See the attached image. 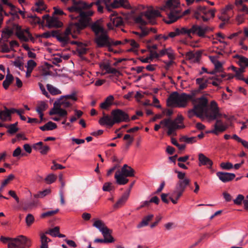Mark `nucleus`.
<instances>
[{
  "instance_id": "1",
  "label": "nucleus",
  "mask_w": 248,
  "mask_h": 248,
  "mask_svg": "<svg viewBox=\"0 0 248 248\" xmlns=\"http://www.w3.org/2000/svg\"><path fill=\"white\" fill-rule=\"evenodd\" d=\"M179 181L176 185L175 189L171 193L169 199L173 204H176L179 199L182 196L186 187L190 184V179L186 177V173L175 170Z\"/></svg>"
},
{
  "instance_id": "2",
  "label": "nucleus",
  "mask_w": 248,
  "mask_h": 248,
  "mask_svg": "<svg viewBox=\"0 0 248 248\" xmlns=\"http://www.w3.org/2000/svg\"><path fill=\"white\" fill-rule=\"evenodd\" d=\"M93 12L91 10L81 12L79 14L78 22H71L69 24L74 33H79L80 31L89 26L91 22V17Z\"/></svg>"
},
{
  "instance_id": "3",
  "label": "nucleus",
  "mask_w": 248,
  "mask_h": 248,
  "mask_svg": "<svg viewBox=\"0 0 248 248\" xmlns=\"http://www.w3.org/2000/svg\"><path fill=\"white\" fill-rule=\"evenodd\" d=\"M184 117L182 115H178L173 120L170 118L165 119L160 122V124L168 128L167 134L172 135L176 130L185 127L183 124Z\"/></svg>"
},
{
  "instance_id": "4",
  "label": "nucleus",
  "mask_w": 248,
  "mask_h": 248,
  "mask_svg": "<svg viewBox=\"0 0 248 248\" xmlns=\"http://www.w3.org/2000/svg\"><path fill=\"white\" fill-rule=\"evenodd\" d=\"M189 101L186 93L179 94L175 92L170 94L167 100V105L168 107H176L179 108H185L187 106Z\"/></svg>"
},
{
  "instance_id": "5",
  "label": "nucleus",
  "mask_w": 248,
  "mask_h": 248,
  "mask_svg": "<svg viewBox=\"0 0 248 248\" xmlns=\"http://www.w3.org/2000/svg\"><path fill=\"white\" fill-rule=\"evenodd\" d=\"M216 11L215 9L208 10L207 7L200 5L194 11L193 17L197 20L202 19L203 22H207L209 20V18L207 16V15L210 14L211 17L214 18L215 16Z\"/></svg>"
},
{
  "instance_id": "6",
  "label": "nucleus",
  "mask_w": 248,
  "mask_h": 248,
  "mask_svg": "<svg viewBox=\"0 0 248 248\" xmlns=\"http://www.w3.org/2000/svg\"><path fill=\"white\" fill-rule=\"evenodd\" d=\"M31 245V241L27 237L20 235L16 238L9 244V248H29Z\"/></svg>"
},
{
  "instance_id": "7",
  "label": "nucleus",
  "mask_w": 248,
  "mask_h": 248,
  "mask_svg": "<svg viewBox=\"0 0 248 248\" xmlns=\"http://www.w3.org/2000/svg\"><path fill=\"white\" fill-rule=\"evenodd\" d=\"M208 99L204 96L197 98L196 101L194 102L193 107L198 111L197 117L202 119L203 118L204 113L208 108Z\"/></svg>"
},
{
  "instance_id": "8",
  "label": "nucleus",
  "mask_w": 248,
  "mask_h": 248,
  "mask_svg": "<svg viewBox=\"0 0 248 248\" xmlns=\"http://www.w3.org/2000/svg\"><path fill=\"white\" fill-rule=\"evenodd\" d=\"M204 117H205L209 121L215 120L221 117V114L219 112L217 104L215 101H212L211 102L210 108H208L206 110L204 113Z\"/></svg>"
},
{
  "instance_id": "9",
  "label": "nucleus",
  "mask_w": 248,
  "mask_h": 248,
  "mask_svg": "<svg viewBox=\"0 0 248 248\" xmlns=\"http://www.w3.org/2000/svg\"><path fill=\"white\" fill-rule=\"evenodd\" d=\"M72 32H73V31L69 24L63 36H62V34L60 33L59 31H52L50 33L51 36L56 37L57 39L62 43V46H65L69 42V35L72 33Z\"/></svg>"
},
{
  "instance_id": "10",
  "label": "nucleus",
  "mask_w": 248,
  "mask_h": 248,
  "mask_svg": "<svg viewBox=\"0 0 248 248\" xmlns=\"http://www.w3.org/2000/svg\"><path fill=\"white\" fill-rule=\"evenodd\" d=\"M111 115L113 119L114 124L122 122H128L130 121L128 113L120 109L112 110L111 112Z\"/></svg>"
},
{
  "instance_id": "11",
  "label": "nucleus",
  "mask_w": 248,
  "mask_h": 248,
  "mask_svg": "<svg viewBox=\"0 0 248 248\" xmlns=\"http://www.w3.org/2000/svg\"><path fill=\"white\" fill-rule=\"evenodd\" d=\"M110 38L107 32H103L100 35L95 36L94 42L98 47H104L106 46H109Z\"/></svg>"
},
{
  "instance_id": "12",
  "label": "nucleus",
  "mask_w": 248,
  "mask_h": 248,
  "mask_svg": "<svg viewBox=\"0 0 248 248\" xmlns=\"http://www.w3.org/2000/svg\"><path fill=\"white\" fill-rule=\"evenodd\" d=\"M13 30H15V34L21 41L28 42L29 41V38L27 36L29 32L28 28L23 29L20 26L14 24Z\"/></svg>"
},
{
  "instance_id": "13",
  "label": "nucleus",
  "mask_w": 248,
  "mask_h": 248,
  "mask_svg": "<svg viewBox=\"0 0 248 248\" xmlns=\"http://www.w3.org/2000/svg\"><path fill=\"white\" fill-rule=\"evenodd\" d=\"M73 5L68 8V10L70 12H77L80 13L84 12L83 10L87 9V3L81 0L77 1L76 0H72Z\"/></svg>"
},
{
  "instance_id": "14",
  "label": "nucleus",
  "mask_w": 248,
  "mask_h": 248,
  "mask_svg": "<svg viewBox=\"0 0 248 248\" xmlns=\"http://www.w3.org/2000/svg\"><path fill=\"white\" fill-rule=\"evenodd\" d=\"M93 226L99 230L103 236H108V234H111L112 232V231L109 229L101 220L95 221L93 224Z\"/></svg>"
},
{
  "instance_id": "15",
  "label": "nucleus",
  "mask_w": 248,
  "mask_h": 248,
  "mask_svg": "<svg viewBox=\"0 0 248 248\" xmlns=\"http://www.w3.org/2000/svg\"><path fill=\"white\" fill-rule=\"evenodd\" d=\"M181 11L180 10H171L170 11L169 14H168V19L164 20V22L168 24H170L176 21L178 19L182 17V16H180Z\"/></svg>"
},
{
  "instance_id": "16",
  "label": "nucleus",
  "mask_w": 248,
  "mask_h": 248,
  "mask_svg": "<svg viewBox=\"0 0 248 248\" xmlns=\"http://www.w3.org/2000/svg\"><path fill=\"white\" fill-rule=\"evenodd\" d=\"M180 4V0H167L165 5L161 8V10L163 11H166L167 9L170 11L176 10L175 9L178 7Z\"/></svg>"
},
{
  "instance_id": "17",
  "label": "nucleus",
  "mask_w": 248,
  "mask_h": 248,
  "mask_svg": "<svg viewBox=\"0 0 248 248\" xmlns=\"http://www.w3.org/2000/svg\"><path fill=\"white\" fill-rule=\"evenodd\" d=\"M217 175L219 180L223 183H226L233 180L235 177L234 173L218 171Z\"/></svg>"
},
{
  "instance_id": "18",
  "label": "nucleus",
  "mask_w": 248,
  "mask_h": 248,
  "mask_svg": "<svg viewBox=\"0 0 248 248\" xmlns=\"http://www.w3.org/2000/svg\"><path fill=\"white\" fill-rule=\"evenodd\" d=\"M199 166H206L211 168L213 165V161L204 154L200 153L198 155Z\"/></svg>"
},
{
  "instance_id": "19",
  "label": "nucleus",
  "mask_w": 248,
  "mask_h": 248,
  "mask_svg": "<svg viewBox=\"0 0 248 248\" xmlns=\"http://www.w3.org/2000/svg\"><path fill=\"white\" fill-rule=\"evenodd\" d=\"M103 116L98 121L99 124L101 125H108L109 127H112L114 124L112 116L110 117L108 115H106L105 112H103Z\"/></svg>"
},
{
  "instance_id": "20",
  "label": "nucleus",
  "mask_w": 248,
  "mask_h": 248,
  "mask_svg": "<svg viewBox=\"0 0 248 248\" xmlns=\"http://www.w3.org/2000/svg\"><path fill=\"white\" fill-rule=\"evenodd\" d=\"M195 25L196 27V34L200 37H204L205 33L207 32L213 31V28L208 26H199L197 24Z\"/></svg>"
},
{
  "instance_id": "21",
  "label": "nucleus",
  "mask_w": 248,
  "mask_h": 248,
  "mask_svg": "<svg viewBox=\"0 0 248 248\" xmlns=\"http://www.w3.org/2000/svg\"><path fill=\"white\" fill-rule=\"evenodd\" d=\"M179 35H187L188 37L191 38V34H196L195 25H193L190 29H187L186 27H183L181 29L178 28Z\"/></svg>"
},
{
  "instance_id": "22",
  "label": "nucleus",
  "mask_w": 248,
  "mask_h": 248,
  "mask_svg": "<svg viewBox=\"0 0 248 248\" xmlns=\"http://www.w3.org/2000/svg\"><path fill=\"white\" fill-rule=\"evenodd\" d=\"M201 57V53L200 51H197L193 53L192 51H189L186 53L187 59L190 60L192 62H198L200 61Z\"/></svg>"
},
{
  "instance_id": "23",
  "label": "nucleus",
  "mask_w": 248,
  "mask_h": 248,
  "mask_svg": "<svg viewBox=\"0 0 248 248\" xmlns=\"http://www.w3.org/2000/svg\"><path fill=\"white\" fill-rule=\"evenodd\" d=\"M48 19V21H47L46 26L48 28H60L62 27L63 25L62 23L59 21L56 17H50V19Z\"/></svg>"
},
{
  "instance_id": "24",
  "label": "nucleus",
  "mask_w": 248,
  "mask_h": 248,
  "mask_svg": "<svg viewBox=\"0 0 248 248\" xmlns=\"http://www.w3.org/2000/svg\"><path fill=\"white\" fill-rule=\"evenodd\" d=\"M120 173L126 177H133L135 174V170L130 166L124 164L122 167Z\"/></svg>"
},
{
  "instance_id": "25",
  "label": "nucleus",
  "mask_w": 248,
  "mask_h": 248,
  "mask_svg": "<svg viewBox=\"0 0 248 248\" xmlns=\"http://www.w3.org/2000/svg\"><path fill=\"white\" fill-rule=\"evenodd\" d=\"M126 177H127L120 173L119 170L115 173L114 176L117 184L120 185H125L128 182L129 180Z\"/></svg>"
},
{
  "instance_id": "26",
  "label": "nucleus",
  "mask_w": 248,
  "mask_h": 248,
  "mask_svg": "<svg viewBox=\"0 0 248 248\" xmlns=\"http://www.w3.org/2000/svg\"><path fill=\"white\" fill-rule=\"evenodd\" d=\"M129 196V192L124 193L117 202L113 205L115 209H118L124 205Z\"/></svg>"
},
{
  "instance_id": "27",
  "label": "nucleus",
  "mask_w": 248,
  "mask_h": 248,
  "mask_svg": "<svg viewBox=\"0 0 248 248\" xmlns=\"http://www.w3.org/2000/svg\"><path fill=\"white\" fill-rule=\"evenodd\" d=\"M117 14L114 13L110 16V19L111 22H113V25L115 27H119L123 24V18L120 16H117Z\"/></svg>"
},
{
  "instance_id": "28",
  "label": "nucleus",
  "mask_w": 248,
  "mask_h": 248,
  "mask_svg": "<svg viewBox=\"0 0 248 248\" xmlns=\"http://www.w3.org/2000/svg\"><path fill=\"white\" fill-rule=\"evenodd\" d=\"M228 128L225 125L214 124V129L210 130L209 133L218 135L219 134L225 131Z\"/></svg>"
},
{
  "instance_id": "29",
  "label": "nucleus",
  "mask_w": 248,
  "mask_h": 248,
  "mask_svg": "<svg viewBox=\"0 0 248 248\" xmlns=\"http://www.w3.org/2000/svg\"><path fill=\"white\" fill-rule=\"evenodd\" d=\"M196 83L199 85V91H201L207 88L208 79L205 78L204 77L202 78H197L196 79Z\"/></svg>"
},
{
  "instance_id": "30",
  "label": "nucleus",
  "mask_w": 248,
  "mask_h": 248,
  "mask_svg": "<svg viewBox=\"0 0 248 248\" xmlns=\"http://www.w3.org/2000/svg\"><path fill=\"white\" fill-rule=\"evenodd\" d=\"M153 217L154 215L152 214L148 215L144 217L141 221L137 225V227L139 229L147 226L149 224V222L152 220Z\"/></svg>"
},
{
  "instance_id": "31",
  "label": "nucleus",
  "mask_w": 248,
  "mask_h": 248,
  "mask_svg": "<svg viewBox=\"0 0 248 248\" xmlns=\"http://www.w3.org/2000/svg\"><path fill=\"white\" fill-rule=\"evenodd\" d=\"M91 29L94 32L95 36L106 32L104 29L97 23H94L91 25Z\"/></svg>"
},
{
  "instance_id": "32",
  "label": "nucleus",
  "mask_w": 248,
  "mask_h": 248,
  "mask_svg": "<svg viewBox=\"0 0 248 248\" xmlns=\"http://www.w3.org/2000/svg\"><path fill=\"white\" fill-rule=\"evenodd\" d=\"M7 74L6 76L5 79L3 82L2 85L3 88L5 89H7L10 85V84L13 82L14 80V77L11 74H10L9 69L7 70Z\"/></svg>"
},
{
  "instance_id": "33",
  "label": "nucleus",
  "mask_w": 248,
  "mask_h": 248,
  "mask_svg": "<svg viewBox=\"0 0 248 248\" xmlns=\"http://www.w3.org/2000/svg\"><path fill=\"white\" fill-rule=\"evenodd\" d=\"M114 98L113 95H110L108 96L105 101L100 104V108L102 109H107L112 104Z\"/></svg>"
},
{
  "instance_id": "34",
  "label": "nucleus",
  "mask_w": 248,
  "mask_h": 248,
  "mask_svg": "<svg viewBox=\"0 0 248 248\" xmlns=\"http://www.w3.org/2000/svg\"><path fill=\"white\" fill-rule=\"evenodd\" d=\"M144 16L149 20L156 17H160L161 16L159 11L156 10H152L146 12L144 13Z\"/></svg>"
},
{
  "instance_id": "35",
  "label": "nucleus",
  "mask_w": 248,
  "mask_h": 248,
  "mask_svg": "<svg viewBox=\"0 0 248 248\" xmlns=\"http://www.w3.org/2000/svg\"><path fill=\"white\" fill-rule=\"evenodd\" d=\"M57 124L51 121H49L45 125L40 126L39 128L41 130L44 131L46 130H53L56 128H57Z\"/></svg>"
},
{
  "instance_id": "36",
  "label": "nucleus",
  "mask_w": 248,
  "mask_h": 248,
  "mask_svg": "<svg viewBox=\"0 0 248 248\" xmlns=\"http://www.w3.org/2000/svg\"><path fill=\"white\" fill-rule=\"evenodd\" d=\"M17 122L13 124H6L5 127L8 129L7 133L13 135L15 134L18 130V128L17 127Z\"/></svg>"
},
{
  "instance_id": "37",
  "label": "nucleus",
  "mask_w": 248,
  "mask_h": 248,
  "mask_svg": "<svg viewBox=\"0 0 248 248\" xmlns=\"http://www.w3.org/2000/svg\"><path fill=\"white\" fill-rule=\"evenodd\" d=\"M56 103H58V105H59L60 107H62L63 108H66L72 106V104L62 96H61L60 98L56 101Z\"/></svg>"
},
{
  "instance_id": "38",
  "label": "nucleus",
  "mask_w": 248,
  "mask_h": 248,
  "mask_svg": "<svg viewBox=\"0 0 248 248\" xmlns=\"http://www.w3.org/2000/svg\"><path fill=\"white\" fill-rule=\"evenodd\" d=\"M37 202L35 201H33L30 202H24L21 205V208L24 211H27L29 209H31L33 207L37 205Z\"/></svg>"
},
{
  "instance_id": "39",
  "label": "nucleus",
  "mask_w": 248,
  "mask_h": 248,
  "mask_svg": "<svg viewBox=\"0 0 248 248\" xmlns=\"http://www.w3.org/2000/svg\"><path fill=\"white\" fill-rule=\"evenodd\" d=\"M104 239L96 238L94 240L95 243H112L114 241L113 237L111 234H108V236H104Z\"/></svg>"
},
{
  "instance_id": "40",
  "label": "nucleus",
  "mask_w": 248,
  "mask_h": 248,
  "mask_svg": "<svg viewBox=\"0 0 248 248\" xmlns=\"http://www.w3.org/2000/svg\"><path fill=\"white\" fill-rule=\"evenodd\" d=\"M0 119L2 121L11 120V117L9 116V113L6 109L0 110Z\"/></svg>"
},
{
  "instance_id": "41",
  "label": "nucleus",
  "mask_w": 248,
  "mask_h": 248,
  "mask_svg": "<svg viewBox=\"0 0 248 248\" xmlns=\"http://www.w3.org/2000/svg\"><path fill=\"white\" fill-rule=\"evenodd\" d=\"M51 193L50 189H46L42 191H39L37 194H34V198H43Z\"/></svg>"
},
{
  "instance_id": "42",
  "label": "nucleus",
  "mask_w": 248,
  "mask_h": 248,
  "mask_svg": "<svg viewBox=\"0 0 248 248\" xmlns=\"http://www.w3.org/2000/svg\"><path fill=\"white\" fill-rule=\"evenodd\" d=\"M181 141L185 142L187 143H193L197 142V137H187L186 136H183L180 138Z\"/></svg>"
},
{
  "instance_id": "43",
  "label": "nucleus",
  "mask_w": 248,
  "mask_h": 248,
  "mask_svg": "<svg viewBox=\"0 0 248 248\" xmlns=\"http://www.w3.org/2000/svg\"><path fill=\"white\" fill-rule=\"evenodd\" d=\"M46 88L47 90L52 95H57L61 93V91L56 88L53 86L52 85L47 84L46 85Z\"/></svg>"
},
{
  "instance_id": "44",
  "label": "nucleus",
  "mask_w": 248,
  "mask_h": 248,
  "mask_svg": "<svg viewBox=\"0 0 248 248\" xmlns=\"http://www.w3.org/2000/svg\"><path fill=\"white\" fill-rule=\"evenodd\" d=\"M47 108V105L43 101L41 102L38 104L36 110L38 113H43Z\"/></svg>"
},
{
  "instance_id": "45",
  "label": "nucleus",
  "mask_w": 248,
  "mask_h": 248,
  "mask_svg": "<svg viewBox=\"0 0 248 248\" xmlns=\"http://www.w3.org/2000/svg\"><path fill=\"white\" fill-rule=\"evenodd\" d=\"M60 232V227L58 226H56L53 229H49L47 231H46L45 233L48 234L53 237H56L57 235Z\"/></svg>"
},
{
  "instance_id": "46",
  "label": "nucleus",
  "mask_w": 248,
  "mask_h": 248,
  "mask_svg": "<svg viewBox=\"0 0 248 248\" xmlns=\"http://www.w3.org/2000/svg\"><path fill=\"white\" fill-rule=\"evenodd\" d=\"M199 90H192L190 94H187L186 96L189 100L191 101L192 104H194V102L196 101V98L195 96L198 93Z\"/></svg>"
},
{
  "instance_id": "47",
  "label": "nucleus",
  "mask_w": 248,
  "mask_h": 248,
  "mask_svg": "<svg viewBox=\"0 0 248 248\" xmlns=\"http://www.w3.org/2000/svg\"><path fill=\"white\" fill-rule=\"evenodd\" d=\"M57 179V176L53 173L48 174L45 179V182L47 184H51L54 183Z\"/></svg>"
},
{
  "instance_id": "48",
  "label": "nucleus",
  "mask_w": 248,
  "mask_h": 248,
  "mask_svg": "<svg viewBox=\"0 0 248 248\" xmlns=\"http://www.w3.org/2000/svg\"><path fill=\"white\" fill-rule=\"evenodd\" d=\"M59 209H56L55 210L49 211L45 213H43L41 215V218H45L48 217H51L57 214L59 212Z\"/></svg>"
},
{
  "instance_id": "49",
  "label": "nucleus",
  "mask_w": 248,
  "mask_h": 248,
  "mask_svg": "<svg viewBox=\"0 0 248 248\" xmlns=\"http://www.w3.org/2000/svg\"><path fill=\"white\" fill-rule=\"evenodd\" d=\"M238 63L241 67H244L245 69L248 65V58L244 56L241 57V59L238 61Z\"/></svg>"
},
{
  "instance_id": "50",
  "label": "nucleus",
  "mask_w": 248,
  "mask_h": 248,
  "mask_svg": "<svg viewBox=\"0 0 248 248\" xmlns=\"http://www.w3.org/2000/svg\"><path fill=\"white\" fill-rule=\"evenodd\" d=\"M28 17L31 19V24L35 25L37 24H39L44 23V21L41 22L40 18L36 16L31 15L28 16Z\"/></svg>"
},
{
  "instance_id": "51",
  "label": "nucleus",
  "mask_w": 248,
  "mask_h": 248,
  "mask_svg": "<svg viewBox=\"0 0 248 248\" xmlns=\"http://www.w3.org/2000/svg\"><path fill=\"white\" fill-rule=\"evenodd\" d=\"M34 217L31 214H29L26 217V223L28 226H30L34 222Z\"/></svg>"
},
{
  "instance_id": "52",
  "label": "nucleus",
  "mask_w": 248,
  "mask_h": 248,
  "mask_svg": "<svg viewBox=\"0 0 248 248\" xmlns=\"http://www.w3.org/2000/svg\"><path fill=\"white\" fill-rule=\"evenodd\" d=\"M60 108L59 105H58V103H56L55 101L53 104V108L49 111V114L50 115L58 114V112L59 111Z\"/></svg>"
},
{
  "instance_id": "53",
  "label": "nucleus",
  "mask_w": 248,
  "mask_h": 248,
  "mask_svg": "<svg viewBox=\"0 0 248 248\" xmlns=\"http://www.w3.org/2000/svg\"><path fill=\"white\" fill-rule=\"evenodd\" d=\"M15 178V175L13 174H11L9 175L2 182L1 184L3 185V186H5L9 184L10 182L13 181Z\"/></svg>"
},
{
  "instance_id": "54",
  "label": "nucleus",
  "mask_w": 248,
  "mask_h": 248,
  "mask_svg": "<svg viewBox=\"0 0 248 248\" xmlns=\"http://www.w3.org/2000/svg\"><path fill=\"white\" fill-rule=\"evenodd\" d=\"M40 238L42 245H48V242L51 241V240L46 235V233H41L40 234Z\"/></svg>"
},
{
  "instance_id": "55",
  "label": "nucleus",
  "mask_w": 248,
  "mask_h": 248,
  "mask_svg": "<svg viewBox=\"0 0 248 248\" xmlns=\"http://www.w3.org/2000/svg\"><path fill=\"white\" fill-rule=\"evenodd\" d=\"M104 191H110L114 189L113 186H112V183L110 182L105 183L102 188Z\"/></svg>"
},
{
  "instance_id": "56",
  "label": "nucleus",
  "mask_w": 248,
  "mask_h": 248,
  "mask_svg": "<svg viewBox=\"0 0 248 248\" xmlns=\"http://www.w3.org/2000/svg\"><path fill=\"white\" fill-rule=\"evenodd\" d=\"M245 72V69L244 67H241L238 69L237 71H236L235 77L239 80H241V78H244L242 73Z\"/></svg>"
},
{
  "instance_id": "57",
  "label": "nucleus",
  "mask_w": 248,
  "mask_h": 248,
  "mask_svg": "<svg viewBox=\"0 0 248 248\" xmlns=\"http://www.w3.org/2000/svg\"><path fill=\"white\" fill-rule=\"evenodd\" d=\"M220 167L224 170H230L233 168V165L230 162H222L220 164Z\"/></svg>"
},
{
  "instance_id": "58",
  "label": "nucleus",
  "mask_w": 248,
  "mask_h": 248,
  "mask_svg": "<svg viewBox=\"0 0 248 248\" xmlns=\"http://www.w3.org/2000/svg\"><path fill=\"white\" fill-rule=\"evenodd\" d=\"M244 201V196L241 194H239L236 198L233 200V202L236 205H240L242 201Z\"/></svg>"
},
{
  "instance_id": "59",
  "label": "nucleus",
  "mask_w": 248,
  "mask_h": 248,
  "mask_svg": "<svg viewBox=\"0 0 248 248\" xmlns=\"http://www.w3.org/2000/svg\"><path fill=\"white\" fill-rule=\"evenodd\" d=\"M171 143L176 147L178 148L180 150H183L185 149L186 147V145L185 144H180L178 143L176 139L172 138L171 139Z\"/></svg>"
},
{
  "instance_id": "60",
  "label": "nucleus",
  "mask_w": 248,
  "mask_h": 248,
  "mask_svg": "<svg viewBox=\"0 0 248 248\" xmlns=\"http://www.w3.org/2000/svg\"><path fill=\"white\" fill-rule=\"evenodd\" d=\"M49 150H50L49 147L46 145L40 147L38 148V150H40V153L42 155L46 154Z\"/></svg>"
},
{
  "instance_id": "61",
  "label": "nucleus",
  "mask_w": 248,
  "mask_h": 248,
  "mask_svg": "<svg viewBox=\"0 0 248 248\" xmlns=\"http://www.w3.org/2000/svg\"><path fill=\"white\" fill-rule=\"evenodd\" d=\"M215 64V69L218 72H222L223 71V68L222 67V63L219 62L217 61L214 62Z\"/></svg>"
},
{
  "instance_id": "62",
  "label": "nucleus",
  "mask_w": 248,
  "mask_h": 248,
  "mask_svg": "<svg viewBox=\"0 0 248 248\" xmlns=\"http://www.w3.org/2000/svg\"><path fill=\"white\" fill-rule=\"evenodd\" d=\"M52 163L53 164V165L51 167V169L52 170H56L57 169L62 170L65 168L64 166L57 163L55 160H53Z\"/></svg>"
},
{
  "instance_id": "63",
  "label": "nucleus",
  "mask_w": 248,
  "mask_h": 248,
  "mask_svg": "<svg viewBox=\"0 0 248 248\" xmlns=\"http://www.w3.org/2000/svg\"><path fill=\"white\" fill-rule=\"evenodd\" d=\"M119 3L120 7H122L126 9H129L130 7L128 0H119Z\"/></svg>"
},
{
  "instance_id": "64",
  "label": "nucleus",
  "mask_w": 248,
  "mask_h": 248,
  "mask_svg": "<svg viewBox=\"0 0 248 248\" xmlns=\"http://www.w3.org/2000/svg\"><path fill=\"white\" fill-rule=\"evenodd\" d=\"M135 22L136 23L140 24L141 25H146L147 22L143 20L142 18V15L139 16L135 18Z\"/></svg>"
}]
</instances>
